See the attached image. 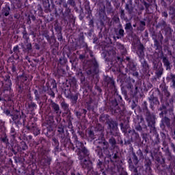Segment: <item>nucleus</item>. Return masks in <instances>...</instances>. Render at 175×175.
<instances>
[{
    "instance_id": "obj_21",
    "label": "nucleus",
    "mask_w": 175,
    "mask_h": 175,
    "mask_svg": "<svg viewBox=\"0 0 175 175\" xmlns=\"http://www.w3.org/2000/svg\"><path fill=\"white\" fill-rule=\"evenodd\" d=\"M31 105H32L33 107H36V104L32 103Z\"/></svg>"
},
{
    "instance_id": "obj_24",
    "label": "nucleus",
    "mask_w": 175,
    "mask_h": 175,
    "mask_svg": "<svg viewBox=\"0 0 175 175\" xmlns=\"http://www.w3.org/2000/svg\"><path fill=\"white\" fill-rule=\"evenodd\" d=\"M108 54H111V53L109 52Z\"/></svg>"
},
{
    "instance_id": "obj_30",
    "label": "nucleus",
    "mask_w": 175,
    "mask_h": 175,
    "mask_svg": "<svg viewBox=\"0 0 175 175\" xmlns=\"http://www.w3.org/2000/svg\"><path fill=\"white\" fill-rule=\"evenodd\" d=\"M161 115H162V113H160V116H161Z\"/></svg>"
},
{
    "instance_id": "obj_18",
    "label": "nucleus",
    "mask_w": 175,
    "mask_h": 175,
    "mask_svg": "<svg viewBox=\"0 0 175 175\" xmlns=\"http://www.w3.org/2000/svg\"><path fill=\"white\" fill-rule=\"evenodd\" d=\"M55 143L56 144V146H58L59 143H58V140L57 139H53Z\"/></svg>"
},
{
    "instance_id": "obj_28",
    "label": "nucleus",
    "mask_w": 175,
    "mask_h": 175,
    "mask_svg": "<svg viewBox=\"0 0 175 175\" xmlns=\"http://www.w3.org/2000/svg\"><path fill=\"white\" fill-rule=\"evenodd\" d=\"M109 126H111V124H109Z\"/></svg>"
},
{
    "instance_id": "obj_5",
    "label": "nucleus",
    "mask_w": 175,
    "mask_h": 175,
    "mask_svg": "<svg viewBox=\"0 0 175 175\" xmlns=\"http://www.w3.org/2000/svg\"><path fill=\"white\" fill-rule=\"evenodd\" d=\"M101 143L104 144V146H106L107 147V145L109 143L105 141V137H103V135H101Z\"/></svg>"
},
{
    "instance_id": "obj_16",
    "label": "nucleus",
    "mask_w": 175,
    "mask_h": 175,
    "mask_svg": "<svg viewBox=\"0 0 175 175\" xmlns=\"http://www.w3.org/2000/svg\"><path fill=\"white\" fill-rule=\"evenodd\" d=\"M45 165H50V159H49L47 161L45 162Z\"/></svg>"
},
{
    "instance_id": "obj_20",
    "label": "nucleus",
    "mask_w": 175,
    "mask_h": 175,
    "mask_svg": "<svg viewBox=\"0 0 175 175\" xmlns=\"http://www.w3.org/2000/svg\"><path fill=\"white\" fill-rule=\"evenodd\" d=\"M84 151L85 154H88V151L87 150V149L84 148Z\"/></svg>"
},
{
    "instance_id": "obj_10",
    "label": "nucleus",
    "mask_w": 175,
    "mask_h": 175,
    "mask_svg": "<svg viewBox=\"0 0 175 175\" xmlns=\"http://www.w3.org/2000/svg\"><path fill=\"white\" fill-rule=\"evenodd\" d=\"M144 49V48L143 47V45H140V46H139V51H140L141 55H143V54H144V52H143Z\"/></svg>"
},
{
    "instance_id": "obj_23",
    "label": "nucleus",
    "mask_w": 175,
    "mask_h": 175,
    "mask_svg": "<svg viewBox=\"0 0 175 175\" xmlns=\"http://www.w3.org/2000/svg\"><path fill=\"white\" fill-rule=\"evenodd\" d=\"M165 120H167V121H169V119H168V118H165Z\"/></svg>"
},
{
    "instance_id": "obj_8",
    "label": "nucleus",
    "mask_w": 175,
    "mask_h": 175,
    "mask_svg": "<svg viewBox=\"0 0 175 175\" xmlns=\"http://www.w3.org/2000/svg\"><path fill=\"white\" fill-rule=\"evenodd\" d=\"M131 28H132V25L130 23H126L125 26V29H131Z\"/></svg>"
},
{
    "instance_id": "obj_15",
    "label": "nucleus",
    "mask_w": 175,
    "mask_h": 175,
    "mask_svg": "<svg viewBox=\"0 0 175 175\" xmlns=\"http://www.w3.org/2000/svg\"><path fill=\"white\" fill-rule=\"evenodd\" d=\"M163 16H164V17H167V12H163Z\"/></svg>"
},
{
    "instance_id": "obj_26",
    "label": "nucleus",
    "mask_w": 175,
    "mask_h": 175,
    "mask_svg": "<svg viewBox=\"0 0 175 175\" xmlns=\"http://www.w3.org/2000/svg\"><path fill=\"white\" fill-rule=\"evenodd\" d=\"M133 27H136V25H134Z\"/></svg>"
},
{
    "instance_id": "obj_14",
    "label": "nucleus",
    "mask_w": 175,
    "mask_h": 175,
    "mask_svg": "<svg viewBox=\"0 0 175 175\" xmlns=\"http://www.w3.org/2000/svg\"><path fill=\"white\" fill-rule=\"evenodd\" d=\"M5 113L7 115V116H9V114H10V111L9 110H6L5 111Z\"/></svg>"
},
{
    "instance_id": "obj_3",
    "label": "nucleus",
    "mask_w": 175,
    "mask_h": 175,
    "mask_svg": "<svg viewBox=\"0 0 175 175\" xmlns=\"http://www.w3.org/2000/svg\"><path fill=\"white\" fill-rule=\"evenodd\" d=\"M22 48L23 49V50L29 51V50H32V45L31 44V43L27 42L25 45L22 46Z\"/></svg>"
},
{
    "instance_id": "obj_12",
    "label": "nucleus",
    "mask_w": 175,
    "mask_h": 175,
    "mask_svg": "<svg viewBox=\"0 0 175 175\" xmlns=\"http://www.w3.org/2000/svg\"><path fill=\"white\" fill-rule=\"evenodd\" d=\"M72 100H75V101L77 100V99H78L77 96L75 95V96H72Z\"/></svg>"
},
{
    "instance_id": "obj_25",
    "label": "nucleus",
    "mask_w": 175,
    "mask_h": 175,
    "mask_svg": "<svg viewBox=\"0 0 175 175\" xmlns=\"http://www.w3.org/2000/svg\"><path fill=\"white\" fill-rule=\"evenodd\" d=\"M25 80H27V77H25Z\"/></svg>"
},
{
    "instance_id": "obj_9",
    "label": "nucleus",
    "mask_w": 175,
    "mask_h": 175,
    "mask_svg": "<svg viewBox=\"0 0 175 175\" xmlns=\"http://www.w3.org/2000/svg\"><path fill=\"white\" fill-rule=\"evenodd\" d=\"M88 133H89L90 137H91V139L94 140V139H95V137H94V132L90 131H89Z\"/></svg>"
},
{
    "instance_id": "obj_13",
    "label": "nucleus",
    "mask_w": 175,
    "mask_h": 175,
    "mask_svg": "<svg viewBox=\"0 0 175 175\" xmlns=\"http://www.w3.org/2000/svg\"><path fill=\"white\" fill-rule=\"evenodd\" d=\"M13 50H14V52L18 51V46H14Z\"/></svg>"
},
{
    "instance_id": "obj_7",
    "label": "nucleus",
    "mask_w": 175,
    "mask_h": 175,
    "mask_svg": "<svg viewBox=\"0 0 175 175\" xmlns=\"http://www.w3.org/2000/svg\"><path fill=\"white\" fill-rule=\"evenodd\" d=\"M61 105H62V107H63V109H64L65 110H66V109H68V104H66V103H65V102H62L61 103Z\"/></svg>"
},
{
    "instance_id": "obj_27",
    "label": "nucleus",
    "mask_w": 175,
    "mask_h": 175,
    "mask_svg": "<svg viewBox=\"0 0 175 175\" xmlns=\"http://www.w3.org/2000/svg\"><path fill=\"white\" fill-rule=\"evenodd\" d=\"M112 54H114V52H112Z\"/></svg>"
},
{
    "instance_id": "obj_11",
    "label": "nucleus",
    "mask_w": 175,
    "mask_h": 175,
    "mask_svg": "<svg viewBox=\"0 0 175 175\" xmlns=\"http://www.w3.org/2000/svg\"><path fill=\"white\" fill-rule=\"evenodd\" d=\"M119 33L121 35V36H124V29H120Z\"/></svg>"
},
{
    "instance_id": "obj_4",
    "label": "nucleus",
    "mask_w": 175,
    "mask_h": 175,
    "mask_svg": "<svg viewBox=\"0 0 175 175\" xmlns=\"http://www.w3.org/2000/svg\"><path fill=\"white\" fill-rule=\"evenodd\" d=\"M163 62L165 66H166L167 70V69H170V63L169 62V60L167 59L163 58Z\"/></svg>"
},
{
    "instance_id": "obj_1",
    "label": "nucleus",
    "mask_w": 175,
    "mask_h": 175,
    "mask_svg": "<svg viewBox=\"0 0 175 175\" xmlns=\"http://www.w3.org/2000/svg\"><path fill=\"white\" fill-rule=\"evenodd\" d=\"M82 167L83 169H87L88 170H92V162L90 160H84L83 163H82Z\"/></svg>"
},
{
    "instance_id": "obj_29",
    "label": "nucleus",
    "mask_w": 175,
    "mask_h": 175,
    "mask_svg": "<svg viewBox=\"0 0 175 175\" xmlns=\"http://www.w3.org/2000/svg\"><path fill=\"white\" fill-rule=\"evenodd\" d=\"M64 130H62L61 132H63Z\"/></svg>"
},
{
    "instance_id": "obj_6",
    "label": "nucleus",
    "mask_w": 175,
    "mask_h": 175,
    "mask_svg": "<svg viewBox=\"0 0 175 175\" xmlns=\"http://www.w3.org/2000/svg\"><path fill=\"white\" fill-rule=\"evenodd\" d=\"M109 144H111V146L116 145V139L113 137L109 139Z\"/></svg>"
},
{
    "instance_id": "obj_19",
    "label": "nucleus",
    "mask_w": 175,
    "mask_h": 175,
    "mask_svg": "<svg viewBox=\"0 0 175 175\" xmlns=\"http://www.w3.org/2000/svg\"><path fill=\"white\" fill-rule=\"evenodd\" d=\"M79 58H80V59H83V58H84V55H80Z\"/></svg>"
},
{
    "instance_id": "obj_22",
    "label": "nucleus",
    "mask_w": 175,
    "mask_h": 175,
    "mask_svg": "<svg viewBox=\"0 0 175 175\" xmlns=\"http://www.w3.org/2000/svg\"><path fill=\"white\" fill-rule=\"evenodd\" d=\"M142 25H146V23L142 22Z\"/></svg>"
},
{
    "instance_id": "obj_2",
    "label": "nucleus",
    "mask_w": 175,
    "mask_h": 175,
    "mask_svg": "<svg viewBox=\"0 0 175 175\" xmlns=\"http://www.w3.org/2000/svg\"><path fill=\"white\" fill-rule=\"evenodd\" d=\"M52 108L53 109L54 111L56 113L57 116H61V109H59V105L57 103H52Z\"/></svg>"
},
{
    "instance_id": "obj_17",
    "label": "nucleus",
    "mask_w": 175,
    "mask_h": 175,
    "mask_svg": "<svg viewBox=\"0 0 175 175\" xmlns=\"http://www.w3.org/2000/svg\"><path fill=\"white\" fill-rule=\"evenodd\" d=\"M8 14H9V11H7V12H4V15L5 16H8Z\"/></svg>"
}]
</instances>
